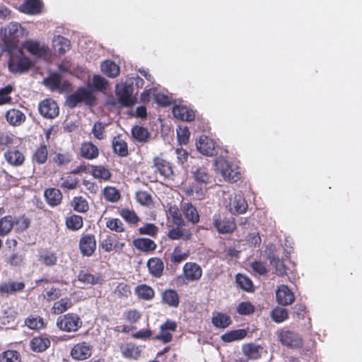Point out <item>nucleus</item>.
Segmentation results:
<instances>
[{"label":"nucleus","instance_id":"15","mask_svg":"<svg viewBox=\"0 0 362 362\" xmlns=\"http://www.w3.org/2000/svg\"><path fill=\"white\" fill-rule=\"evenodd\" d=\"M32 62L26 57H21L18 59H11L8 62V69L12 73H23L30 69L32 66Z\"/></svg>","mask_w":362,"mask_h":362},{"label":"nucleus","instance_id":"2","mask_svg":"<svg viewBox=\"0 0 362 362\" xmlns=\"http://www.w3.org/2000/svg\"><path fill=\"white\" fill-rule=\"evenodd\" d=\"M95 100V97L90 89L81 87L67 96L66 104L69 108L73 109L80 103H84L87 105H92Z\"/></svg>","mask_w":362,"mask_h":362},{"label":"nucleus","instance_id":"20","mask_svg":"<svg viewBox=\"0 0 362 362\" xmlns=\"http://www.w3.org/2000/svg\"><path fill=\"white\" fill-rule=\"evenodd\" d=\"M132 244L136 250L146 254L153 252L157 248L156 243L147 238H136L133 240Z\"/></svg>","mask_w":362,"mask_h":362},{"label":"nucleus","instance_id":"40","mask_svg":"<svg viewBox=\"0 0 362 362\" xmlns=\"http://www.w3.org/2000/svg\"><path fill=\"white\" fill-rule=\"evenodd\" d=\"M101 71L110 78H115L119 76V66L111 60L104 61L100 66Z\"/></svg>","mask_w":362,"mask_h":362},{"label":"nucleus","instance_id":"41","mask_svg":"<svg viewBox=\"0 0 362 362\" xmlns=\"http://www.w3.org/2000/svg\"><path fill=\"white\" fill-rule=\"evenodd\" d=\"M247 335V332L243 329L230 330L221 336V339L226 343L243 339Z\"/></svg>","mask_w":362,"mask_h":362},{"label":"nucleus","instance_id":"11","mask_svg":"<svg viewBox=\"0 0 362 362\" xmlns=\"http://www.w3.org/2000/svg\"><path fill=\"white\" fill-rule=\"evenodd\" d=\"M18 33L17 25H12L9 26L8 33H6V30H5V33L1 36V40L4 43L6 49L8 52H11L16 49L18 47L19 43V37L16 35Z\"/></svg>","mask_w":362,"mask_h":362},{"label":"nucleus","instance_id":"43","mask_svg":"<svg viewBox=\"0 0 362 362\" xmlns=\"http://www.w3.org/2000/svg\"><path fill=\"white\" fill-rule=\"evenodd\" d=\"M189 255V251H183L182 247L176 246L170 255V261L174 265H178L186 260Z\"/></svg>","mask_w":362,"mask_h":362},{"label":"nucleus","instance_id":"60","mask_svg":"<svg viewBox=\"0 0 362 362\" xmlns=\"http://www.w3.org/2000/svg\"><path fill=\"white\" fill-rule=\"evenodd\" d=\"M113 293L119 298H128L132 294L131 286L127 283L120 282L117 284Z\"/></svg>","mask_w":362,"mask_h":362},{"label":"nucleus","instance_id":"39","mask_svg":"<svg viewBox=\"0 0 362 362\" xmlns=\"http://www.w3.org/2000/svg\"><path fill=\"white\" fill-rule=\"evenodd\" d=\"M53 45L59 55L65 54L71 48V42L66 37L57 35L54 37Z\"/></svg>","mask_w":362,"mask_h":362},{"label":"nucleus","instance_id":"28","mask_svg":"<svg viewBox=\"0 0 362 362\" xmlns=\"http://www.w3.org/2000/svg\"><path fill=\"white\" fill-rule=\"evenodd\" d=\"M112 147L114 153L119 157H127L129 155L128 144L121 136L113 137Z\"/></svg>","mask_w":362,"mask_h":362},{"label":"nucleus","instance_id":"61","mask_svg":"<svg viewBox=\"0 0 362 362\" xmlns=\"http://www.w3.org/2000/svg\"><path fill=\"white\" fill-rule=\"evenodd\" d=\"M271 317L276 323H281L288 317V313L286 308L276 307L271 312Z\"/></svg>","mask_w":362,"mask_h":362},{"label":"nucleus","instance_id":"5","mask_svg":"<svg viewBox=\"0 0 362 362\" xmlns=\"http://www.w3.org/2000/svg\"><path fill=\"white\" fill-rule=\"evenodd\" d=\"M133 86L122 83L116 86L115 93L117 98L118 103L124 107H132L136 103V99L132 96Z\"/></svg>","mask_w":362,"mask_h":362},{"label":"nucleus","instance_id":"35","mask_svg":"<svg viewBox=\"0 0 362 362\" xmlns=\"http://www.w3.org/2000/svg\"><path fill=\"white\" fill-rule=\"evenodd\" d=\"M90 173L94 178L103 181H109L112 175L110 170L103 165H91Z\"/></svg>","mask_w":362,"mask_h":362},{"label":"nucleus","instance_id":"55","mask_svg":"<svg viewBox=\"0 0 362 362\" xmlns=\"http://www.w3.org/2000/svg\"><path fill=\"white\" fill-rule=\"evenodd\" d=\"M193 174L195 180L200 184L206 185L210 181L209 170L204 166L197 168Z\"/></svg>","mask_w":362,"mask_h":362},{"label":"nucleus","instance_id":"18","mask_svg":"<svg viewBox=\"0 0 362 362\" xmlns=\"http://www.w3.org/2000/svg\"><path fill=\"white\" fill-rule=\"evenodd\" d=\"M23 47L31 54L37 57H44L48 54L49 47L45 45H41L35 40H27L24 42Z\"/></svg>","mask_w":362,"mask_h":362},{"label":"nucleus","instance_id":"22","mask_svg":"<svg viewBox=\"0 0 362 362\" xmlns=\"http://www.w3.org/2000/svg\"><path fill=\"white\" fill-rule=\"evenodd\" d=\"M46 202L50 206H57L62 203L63 195L62 192L57 188H47L44 192Z\"/></svg>","mask_w":362,"mask_h":362},{"label":"nucleus","instance_id":"31","mask_svg":"<svg viewBox=\"0 0 362 362\" xmlns=\"http://www.w3.org/2000/svg\"><path fill=\"white\" fill-rule=\"evenodd\" d=\"M78 279L81 282L91 285H102L105 281L104 277L101 274H97L96 275H94L87 271L83 270L79 272L78 275Z\"/></svg>","mask_w":362,"mask_h":362},{"label":"nucleus","instance_id":"38","mask_svg":"<svg viewBox=\"0 0 362 362\" xmlns=\"http://www.w3.org/2000/svg\"><path fill=\"white\" fill-rule=\"evenodd\" d=\"M24 325L32 330H40L46 327L43 318L39 315H30L24 320Z\"/></svg>","mask_w":362,"mask_h":362},{"label":"nucleus","instance_id":"1","mask_svg":"<svg viewBox=\"0 0 362 362\" xmlns=\"http://www.w3.org/2000/svg\"><path fill=\"white\" fill-rule=\"evenodd\" d=\"M56 325L62 332H76L82 327L83 321L77 313H68L57 317Z\"/></svg>","mask_w":362,"mask_h":362},{"label":"nucleus","instance_id":"21","mask_svg":"<svg viewBox=\"0 0 362 362\" xmlns=\"http://www.w3.org/2000/svg\"><path fill=\"white\" fill-rule=\"evenodd\" d=\"M79 153L84 159L94 160L99 156V149L93 142L84 141L81 145Z\"/></svg>","mask_w":362,"mask_h":362},{"label":"nucleus","instance_id":"9","mask_svg":"<svg viewBox=\"0 0 362 362\" xmlns=\"http://www.w3.org/2000/svg\"><path fill=\"white\" fill-rule=\"evenodd\" d=\"M196 146L198 151L204 156H213L217 153L215 141L207 136H200L196 141Z\"/></svg>","mask_w":362,"mask_h":362},{"label":"nucleus","instance_id":"25","mask_svg":"<svg viewBox=\"0 0 362 362\" xmlns=\"http://www.w3.org/2000/svg\"><path fill=\"white\" fill-rule=\"evenodd\" d=\"M31 159L33 163L37 165L45 164L48 159V148L43 142L35 148L33 151Z\"/></svg>","mask_w":362,"mask_h":362},{"label":"nucleus","instance_id":"30","mask_svg":"<svg viewBox=\"0 0 362 362\" xmlns=\"http://www.w3.org/2000/svg\"><path fill=\"white\" fill-rule=\"evenodd\" d=\"M120 351L124 357L134 360H137L141 353L139 346L132 342L121 345Z\"/></svg>","mask_w":362,"mask_h":362},{"label":"nucleus","instance_id":"54","mask_svg":"<svg viewBox=\"0 0 362 362\" xmlns=\"http://www.w3.org/2000/svg\"><path fill=\"white\" fill-rule=\"evenodd\" d=\"M235 281L237 284L243 290L247 292L254 291V285L252 280L247 276L241 274H238L235 276Z\"/></svg>","mask_w":362,"mask_h":362},{"label":"nucleus","instance_id":"56","mask_svg":"<svg viewBox=\"0 0 362 362\" xmlns=\"http://www.w3.org/2000/svg\"><path fill=\"white\" fill-rule=\"evenodd\" d=\"M168 218H171L173 224H175V226H182L185 224L182 214H181L178 207L175 205L170 206L169 207Z\"/></svg>","mask_w":362,"mask_h":362},{"label":"nucleus","instance_id":"47","mask_svg":"<svg viewBox=\"0 0 362 362\" xmlns=\"http://www.w3.org/2000/svg\"><path fill=\"white\" fill-rule=\"evenodd\" d=\"M73 157L69 151L57 152L55 153L52 158V161L58 167L66 166L72 160Z\"/></svg>","mask_w":362,"mask_h":362},{"label":"nucleus","instance_id":"57","mask_svg":"<svg viewBox=\"0 0 362 362\" xmlns=\"http://www.w3.org/2000/svg\"><path fill=\"white\" fill-rule=\"evenodd\" d=\"M105 225L107 228L116 233H123L125 229L122 221L117 218H106Z\"/></svg>","mask_w":362,"mask_h":362},{"label":"nucleus","instance_id":"32","mask_svg":"<svg viewBox=\"0 0 362 362\" xmlns=\"http://www.w3.org/2000/svg\"><path fill=\"white\" fill-rule=\"evenodd\" d=\"M25 284L23 281H8L0 284L1 294H13L24 290Z\"/></svg>","mask_w":362,"mask_h":362},{"label":"nucleus","instance_id":"58","mask_svg":"<svg viewBox=\"0 0 362 362\" xmlns=\"http://www.w3.org/2000/svg\"><path fill=\"white\" fill-rule=\"evenodd\" d=\"M271 265L274 267L275 273L278 276H284L286 274L287 267L282 260L274 255L269 257Z\"/></svg>","mask_w":362,"mask_h":362},{"label":"nucleus","instance_id":"63","mask_svg":"<svg viewBox=\"0 0 362 362\" xmlns=\"http://www.w3.org/2000/svg\"><path fill=\"white\" fill-rule=\"evenodd\" d=\"M13 90L14 86L10 84L0 88V105L9 104L12 102V98L10 96V94Z\"/></svg>","mask_w":362,"mask_h":362},{"label":"nucleus","instance_id":"6","mask_svg":"<svg viewBox=\"0 0 362 362\" xmlns=\"http://www.w3.org/2000/svg\"><path fill=\"white\" fill-rule=\"evenodd\" d=\"M38 111L42 117L52 119L59 115V107L57 103L52 98H45L40 102Z\"/></svg>","mask_w":362,"mask_h":362},{"label":"nucleus","instance_id":"14","mask_svg":"<svg viewBox=\"0 0 362 362\" xmlns=\"http://www.w3.org/2000/svg\"><path fill=\"white\" fill-rule=\"evenodd\" d=\"M276 299L281 305H291L295 300V296L288 286L282 284L276 291Z\"/></svg>","mask_w":362,"mask_h":362},{"label":"nucleus","instance_id":"53","mask_svg":"<svg viewBox=\"0 0 362 362\" xmlns=\"http://www.w3.org/2000/svg\"><path fill=\"white\" fill-rule=\"evenodd\" d=\"M184 214L186 218L192 223H197L199 221V213L191 203H187L184 206Z\"/></svg>","mask_w":362,"mask_h":362},{"label":"nucleus","instance_id":"12","mask_svg":"<svg viewBox=\"0 0 362 362\" xmlns=\"http://www.w3.org/2000/svg\"><path fill=\"white\" fill-rule=\"evenodd\" d=\"M96 240L93 234H84L79 240V249L83 256H92L96 250Z\"/></svg>","mask_w":362,"mask_h":362},{"label":"nucleus","instance_id":"51","mask_svg":"<svg viewBox=\"0 0 362 362\" xmlns=\"http://www.w3.org/2000/svg\"><path fill=\"white\" fill-rule=\"evenodd\" d=\"M71 204L74 210L79 213H86L89 209L87 200L81 196L74 197Z\"/></svg>","mask_w":362,"mask_h":362},{"label":"nucleus","instance_id":"42","mask_svg":"<svg viewBox=\"0 0 362 362\" xmlns=\"http://www.w3.org/2000/svg\"><path fill=\"white\" fill-rule=\"evenodd\" d=\"M15 225L14 218L11 215H7L0 218V236L4 237L8 235Z\"/></svg>","mask_w":362,"mask_h":362},{"label":"nucleus","instance_id":"59","mask_svg":"<svg viewBox=\"0 0 362 362\" xmlns=\"http://www.w3.org/2000/svg\"><path fill=\"white\" fill-rule=\"evenodd\" d=\"M0 362H21V354L16 350H7L0 354Z\"/></svg>","mask_w":362,"mask_h":362},{"label":"nucleus","instance_id":"23","mask_svg":"<svg viewBox=\"0 0 362 362\" xmlns=\"http://www.w3.org/2000/svg\"><path fill=\"white\" fill-rule=\"evenodd\" d=\"M161 302L170 308H177L180 304V296L177 291L168 288L161 293Z\"/></svg>","mask_w":362,"mask_h":362},{"label":"nucleus","instance_id":"7","mask_svg":"<svg viewBox=\"0 0 362 362\" xmlns=\"http://www.w3.org/2000/svg\"><path fill=\"white\" fill-rule=\"evenodd\" d=\"M93 346L88 342L81 341L74 345L70 356L75 361H84L91 356Z\"/></svg>","mask_w":362,"mask_h":362},{"label":"nucleus","instance_id":"36","mask_svg":"<svg viewBox=\"0 0 362 362\" xmlns=\"http://www.w3.org/2000/svg\"><path fill=\"white\" fill-rule=\"evenodd\" d=\"M73 306L72 300L70 298L65 297L54 303L51 312L53 315H64L66 310Z\"/></svg>","mask_w":362,"mask_h":362},{"label":"nucleus","instance_id":"52","mask_svg":"<svg viewBox=\"0 0 362 362\" xmlns=\"http://www.w3.org/2000/svg\"><path fill=\"white\" fill-rule=\"evenodd\" d=\"M38 260L47 267H52L57 264V256L54 252L45 250L39 255Z\"/></svg>","mask_w":362,"mask_h":362},{"label":"nucleus","instance_id":"17","mask_svg":"<svg viewBox=\"0 0 362 362\" xmlns=\"http://www.w3.org/2000/svg\"><path fill=\"white\" fill-rule=\"evenodd\" d=\"M247 203L243 194H236L230 197L229 203V211L233 214H242L247 209Z\"/></svg>","mask_w":362,"mask_h":362},{"label":"nucleus","instance_id":"48","mask_svg":"<svg viewBox=\"0 0 362 362\" xmlns=\"http://www.w3.org/2000/svg\"><path fill=\"white\" fill-rule=\"evenodd\" d=\"M60 187L66 189H75L77 188L79 180L72 173H68L66 176L61 177Z\"/></svg>","mask_w":362,"mask_h":362},{"label":"nucleus","instance_id":"19","mask_svg":"<svg viewBox=\"0 0 362 362\" xmlns=\"http://www.w3.org/2000/svg\"><path fill=\"white\" fill-rule=\"evenodd\" d=\"M146 266L151 276L158 279L163 276L164 263L160 257H151L147 261Z\"/></svg>","mask_w":362,"mask_h":362},{"label":"nucleus","instance_id":"29","mask_svg":"<svg viewBox=\"0 0 362 362\" xmlns=\"http://www.w3.org/2000/svg\"><path fill=\"white\" fill-rule=\"evenodd\" d=\"M6 121L12 126L18 127L25 120V114L20 110L12 108L8 110L5 115Z\"/></svg>","mask_w":362,"mask_h":362},{"label":"nucleus","instance_id":"46","mask_svg":"<svg viewBox=\"0 0 362 362\" xmlns=\"http://www.w3.org/2000/svg\"><path fill=\"white\" fill-rule=\"evenodd\" d=\"M132 134L133 138L139 142L145 143L148 141L150 137V133L145 127L140 126H134L132 129Z\"/></svg>","mask_w":362,"mask_h":362},{"label":"nucleus","instance_id":"27","mask_svg":"<svg viewBox=\"0 0 362 362\" xmlns=\"http://www.w3.org/2000/svg\"><path fill=\"white\" fill-rule=\"evenodd\" d=\"M42 8V0H25L24 3L20 7L23 13L30 15L40 13Z\"/></svg>","mask_w":362,"mask_h":362},{"label":"nucleus","instance_id":"64","mask_svg":"<svg viewBox=\"0 0 362 362\" xmlns=\"http://www.w3.org/2000/svg\"><path fill=\"white\" fill-rule=\"evenodd\" d=\"M123 317L127 322L131 324H135L141 319V314L138 310L131 308L123 313Z\"/></svg>","mask_w":362,"mask_h":362},{"label":"nucleus","instance_id":"4","mask_svg":"<svg viewBox=\"0 0 362 362\" xmlns=\"http://www.w3.org/2000/svg\"><path fill=\"white\" fill-rule=\"evenodd\" d=\"M276 334L281 344L288 348L298 349L303 346V340L297 332L286 329H280L276 331Z\"/></svg>","mask_w":362,"mask_h":362},{"label":"nucleus","instance_id":"45","mask_svg":"<svg viewBox=\"0 0 362 362\" xmlns=\"http://www.w3.org/2000/svg\"><path fill=\"white\" fill-rule=\"evenodd\" d=\"M262 347L260 345H255L254 344H245L243 346V351L246 356L250 359L256 360L261 357V349Z\"/></svg>","mask_w":362,"mask_h":362},{"label":"nucleus","instance_id":"34","mask_svg":"<svg viewBox=\"0 0 362 362\" xmlns=\"http://www.w3.org/2000/svg\"><path fill=\"white\" fill-rule=\"evenodd\" d=\"M211 322L217 328L225 329L232 324V320L230 315L226 313L216 312L213 313Z\"/></svg>","mask_w":362,"mask_h":362},{"label":"nucleus","instance_id":"24","mask_svg":"<svg viewBox=\"0 0 362 362\" xmlns=\"http://www.w3.org/2000/svg\"><path fill=\"white\" fill-rule=\"evenodd\" d=\"M173 116L182 121L191 122L194 119V111L185 105H175L173 108Z\"/></svg>","mask_w":362,"mask_h":362},{"label":"nucleus","instance_id":"33","mask_svg":"<svg viewBox=\"0 0 362 362\" xmlns=\"http://www.w3.org/2000/svg\"><path fill=\"white\" fill-rule=\"evenodd\" d=\"M134 293L139 299L146 301L151 300L155 297L154 289L146 284L138 285L134 289Z\"/></svg>","mask_w":362,"mask_h":362},{"label":"nucleus","instance_id":"3","mask_svg":"<svg viewBox=\"0 0 362 362\" xmlns=\"http://www.w3.org/2000/svg\"><path fill=\"white\" fill-rule=\"evenodd\" d=\"M212 225L220 234L233 233L237 228L234 218L227 217L221 213L213 216Z\"/></svg>","mask_w":362,"mask_h":362},{"label":"nucleus","instance_id":"16","mask_svg":"<svg viewBox=\"0 0 362 362\" xmlns=\"http://www.w3.org/2000/svg\"><path fill=\"white\" fill-rule=\"evenodd\" d=\"M5 160L13 167H19L23 165L25 160V156L23 152L17 148H8L4 153Z\"/></svg>","mask_w":362,"mask_h":362},{"label":"nucleus","instance_id":"50","mask_svg":"<svg viewBox=\"0 0 362 362\" xmlns=\"http://www.w3.org/2000/svg\"><path fill=\"white\" fill-rule=\"evenodd\" d=\"M65 223L69 229L76 231L83 227V218L79 215L73 214L66 218Z\"/></svg>","mask_w":362,"mask_h":362},{"label":"nucleus","instance_id":"37","mask_svg":"<svg viewBox=\"0 0 362 362\" xmlns=\"http://www.w3.org/2000/svg\"><path fill=\"white\" fill-rule=\"evenodd\" d=\"M168 237L171 240L182 239L188 240L191 239L192 233L189 230L182 228V226H176L175 228H173L168 230Z\"/></svg>","mask_w":362,"mask_h":362},{"label":"nucleus","instance_id":"10","mask_svg":"<svg viewBox=\"0 0 362 362\" xmlns=\"http://www.w3.org/2000/svg\"><path fill=\"white\" fill-rule=\"evenodd\" d=\"M202 276V269L196 262H186L182 268V276L188 282L199 281Z\"/></svg>","mask_w":362,"mask_h":362},{"label":"nucleus","instance_id":"8","mask_svg":"<svg viewBox=\"0 0 362 362\" xmlns=\"http://www.w3.org/2000/svg\"><path fill=\"white\" fill-rule=\"evenodd\" d=\"M153 164L156 173H159L165 179H173L174 173L172 163L170 161L156 156L153 159Z\"/></svg>","mask_w":362,"mask_h":362},{"label":"nucleus","instance_id":"13","mask_svg":"<svg viewBox=\"0 0 362 362\" xmlns=\"http://www.w3.org/2000/svg\"><path fill=\"white\" fill-rule=\"evenodd\" d=\"M218 167L225 180L231 182H235L240 180L241 174L238 168H233L228 161L221 160L218 163Z\"/></svg>","mask_w":362,"mask_h":362},{"label":"nucleus","instance_id":"26","mask_svg":"<svg viewBox=\"0 0 362 362\" xmlns=\"http://www.w3.org/2000/svg\"><path fill=\"white\" fill-rule=\"evenodd\" d=\"M51 344L48 337L42 336L34 337L30 341V348L34 352L41 353L46 351Z\"/></svg>","mask_w":362,"mask_h":362},{"label":"nucleus","instance_id":"62","mask_svg":"<svg viewBox=\"0 0 362 362\" xmlns=\"http://www.w3.org/2000/svg\"><path fill=\"white\" fill-rule=\"evenodd\" d=\"M119 215L126 222L131 224H137L140 221L139 217L135 211L129 209H122L119 211Z\"/></svg>","mask_w":362,"mask_h":362},{"label":"nucleus","instance_id":"44","mask_svg":"<svg viewBox=\"0 0 362 362\" xmlns=\"http://www.w3.org/2000/svg\"><path fill=\"white\" fill-rule=\"evenodd\" d=\"M5 262L11 267L20 268L25 264V255L20 252H13L6 258Z\"/></svg>","mask_w":362,"mask_h":362},{"label":"nucleus","instance_id":"49","mask_svg":"<svg viewBox=\"0 0 362 362\" xmlns=\"http://www.w3.org/2000/svg\"><path fill=\"white\" fill-rule=\"evenodd\" d=\"M103 195L106 201L112 203L118 202L121 197L119 191L112 186L105 187L103 190Z\"/></svg>","mask_w":362,"mask_h":362}]
</instances>
